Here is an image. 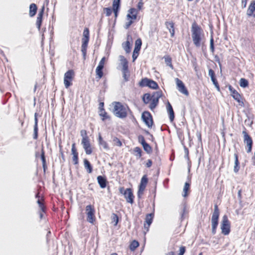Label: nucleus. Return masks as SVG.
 I'll return each instance as SVG.
<instances>
[{
    "instance_id": "obj_1",
    "label": "nucleus",
    "mask_w": 255,
    "mask_h": 255,
    "mask_svg": "<svg viewBox=\"0 0 255 255\" xmlns=\"http://www.w3.org/2000/svg\"><path fill=\"white\" fill-rule=\"evenodd\" d=\"M191 31L194 44L196 47H199L204 37L203 30L196 22H194L192 24Z\"/></svg>"
},
{
    "instance_id": "obj_2",
    "label": "nucleus",
    "mask_w": 255,
    "mask_h": 255,
    "mask_svg": "<svg viewBox=\"0 0 255 255\" xmlns=\"http://www.w3.org/2000/svg\"><path fill=\"white\" fill-rule=\"evenodd\" d=\"M113 105H114L113 112L117 117L120 119H124L127 117V111L128 110V107H125L119 102H114Z\"/></svg>"
},
{
    "instance_id": "obj_3",
    "label": "nucleus",
    "mask_w": 255,
    "mask_h": 255,
    "mask_svg": "<svg viewBox=\"0 0 255 255\" xmlns=\"http://www.w3.org/2000/svg\"><path fill=\"white\" fill-rule=\"evenodd\" d=\"M219 215L220 211L218 206L217 204H215L211 218L212 233L213 235H215L216 233V229L219 223Z\"/></svg>"
},
{
    "instance_id": "obj_4",
    "label": "nucleus",
    "mask_w": 255,
    "mask_h": 255,
    "mask_svg": "<svg viewBox=\"0 0 255 255\" xmlns=\"http://www.w3.org/2000/svg\"><path fill=\"white\" fill-rule=\"evenodd\" d=\"M231 224L226 215L223 216L221 224L222 233L224 235H228L230 234L231 230Z\"/></svg>"
},
{
    "instance_id": "obj_5",
    "label": "nucleus",
    "mask_w": 255,
    "mask_h": 255,
    "mask_svg": "<svg viewBox=\"0 0 255 255\" xmlns=\"http://www.w3.org/2000/svg\"><path fill=\"white\" fill-rule=\"evenodd\" d=\"M74 76V72L73 70H69L64 74V83L66 88H69L71 85V82Z\"/></svg>"
},
{
    "instance_id": "obj_6",
    "label": "nucleus",
    "mask_w": 255,
    "mask_h": 255,
    "mask_svg": "<svg viewBox=\"0 0 255 255\" xmlns=\"http://www.w3.org/2000/svg\"><path fill=\"white\" fill-rule=\"evenodd\" d=\"M141 118L145 124L148 127L151 128L153 122L151 114L148 111H144L142 113Z\"/></svg>"
},
{
    "instance_id": "obj_7",
    "label": "nucleus",
    "mask_w": 255,
    "mask_h": 255,
    "mask_svg": "<svg viewBox=\"0 0 255 255\" xmlns=\"http://www.w3.org/2000/svg\"><path fill=\"white\" fill-rule=\"evenodd\" d=\"M86 210L87 212V221L91 223H93L95 221V210L94 208L91 205H89L86 206Z\"/></svg>"
},
{
    "instance_id": "obj_8",
    "label": "nucleus",
    "mask_w": 255,
    "mask_h": 255,
    "mask_svg": "<svg viewBox=\"0 0 255 255\" xmlns=\"http://www.w3.org/2000/svg\"><path fill=\"white\" fill-rule=\"evenodd\" d=\"M244 134V142L248 146L247 152L250 153L252 151L253 146V140L252 137L248 134L246 130L243 131Z\"/></svg>"
},
{
    "instance_id": "obj_9",
    "label": "nucleus",
    "mask_w": 255,
    "mask_h": 255,
    "mask_svg": "<svg viewBox=\"0 0 255 255\" xmlns=\"http://www.w3.org/2000/svg\"><path fill=\"white\" fill-rule=\"evenodd\" d=\"M229 89L231 93L232 96L236 101L239 103V105L241 107H244V103L242 101H241L242 98L241 95L231 86H229Z\"/></svg>"
},
{
    "instance_id": "obj_10",
    "label": "nucleus",
    "mask_w": 255,
    "mask_h": 255,
    "mask_svg": "<svg viewBox=\"0 0 255 255\" xmlns=\"http://www.w3.org/2000/svg\"><path fill=\"white\" fill-rule=\"evenodd\" d=\"M175 81H176V83L177 85V89L178 90V91L180 93H181L186 96L188 95H189L188 91L187 90V89L186 88L183 82L177 78H176L175 79Z\"/></svg>"
},
{
    "instance_id": "obj_11",
    "label": "nucleus",
    "mask_w": 255,
    "mask_h": 255,
    "mask_svg": "<svg viewBox=\"0 0 255 255\" xmlns=\"http://www.w3.org/2000/svg\"><path fill=\"white\" fill-rule=\"evenodd\" d=\"M83 147L87 154H91L92 153V149L90 143L89 139H87V138L82 139L81 142Z\"/></svg>"
},
{
    "instance_id": "obj_12",
    "label": "nucleus",
    "mask_w": 255,
    "mask_h": 255,
    "mask_svg": "<svg viewBox=\"0 0 255 255\" xmlns=\"http://www.w3.org/2000/svg\"><path fill=\"white\" fill-rule=\"evenodd\" d=\"M131 40V36L128 35L127 36V40L122 44V47L127 53H129L131 51V45L130 41Z\"/></svg>"
},
{
    "instance_id": "obj_13",
    "label": "nucleus",
    "mask_w": 255,
    "mask_h": 255,
    "mask_svg": "<svg viewBox=\"0 0 255 255\" xmlns=\"http://www.w3.org/2000/svg\"><path fill=\"white\" fill-rule=\"evenodd\" d=\"M124 197L127 202L133 204L134 196L130 188H127V192H124Z\"/></svg>"
},
{
    "instance_id": "obj_14",
    "label": "nucleus",
    "mask_w": 255,
    "mask_h": 255,
    "mask_svg": "<svg viewBox=\"0 0 255 255\" xmlns=\"http://www.w3.org/2000/svg\"><path fill=\"white\" fill-rule=\"evenodd\" d=\"M138 14V10L134 8H131L128 10V13L127 15V20L135 19L137 18V15Z\"/></svg>"
},
{
    "instance_id": "obj_15",
    "label": "nucleus",
    "mask_w": 255,
    "mask_h": 255,
    "mask_svg": "<svg viewBox=\"0 0 255 255\" xmlns=\"http://www.w3.org/2000/svg\"><path fill=\"white\" fill-rule=\"evenodd\" d=\"M162 94L163 93L161 90L153 92L152 95V98L151 101L158 105L159 99L162 96Z\"/></svg>"
},
{
    "instance_id": "obj_16",
    "label": "nucleus",
    "mask_w": 255,
    "mask_h": 255,
    "mask_svg": "<svg viewBox=\"0 0 255 255\" xmlns=\"http://www.w3.org/2000/svg\"><path fill=\"white\" fill-rule=\"evenodd\" d=\"M44 7L38 12V15L36 19V26L38 30H40L41 25L42 21V17L44 13Z\"/></svg>"
},
{
    "instance_id": "obj_17",
    "label": "nucleus",
    "mask_w": 255,
    "mask_h": 255,
    "mask_svg": "<svg viewBox=\"0 0 255 255\" xmlns=\"http://www.w3.org/2000/svg\"><path fill=\"white\" fill-rule=\"evenodd\" d=\"M72 154H73V161L74 164H77L78 163V153L75 147V143H74L72 145L71 149Z\"/></svg>"
},
{
    "instance_id": "obj_18",
    "label": "nucleus",
    "mask_w": 255,
    "mask_h": 255,
    "mask_svg": "<svg viewBox=\"0 0 255 255\" xmlns=\"http://www.w3.org/2000/svg\"><path fill=\"white\" fill-rule=\"evenodd\" d=\"M247 14L249 16H253L255 17V0L252 1L250 3Z\"/></svg>"
},
{
    "instance_id": "obj_19",
    "label": "nucleus",
    "mask_w": 255,
    "mask_h": 255,
    "mask_svg": "<svg viewBox=\"0 0 255 255\" xmlns=\"http://www.w3.org/2000/svg\"><path fill=\"white\" fill-rule=\"evenodd\" d=\"M166 28L169 30L171 36L174 37L175 34L174 23L172 21H166L165 23Z\"/></svg>"
},
{
    "instance_id": "obj_20",
    "label": "nucleus",
    "mask_w": 255,
    "mask_h": 255,
    "mask_svg": "<svg viewBox=\"0 0 255 255\" xmlns=\"http://www.w3.org/2000/svg\"><path fill=\"white\" fill-rule=\"evenodd\" d=\"M38 119L37 114L36 113L34 114V133H33V138L37 139L38 138Z\"/></svg>"
},
{
    "instance_id": "obj_21",
    "label": "nucleus",
    "mask_w": 255,
    "mask_h": 255,
    "mask_svg": "<svg viewBox=\"0 0 255 255\" xmlns=\"http://www.w3.org/2000/svg\"><path fill=\"white\" fill-rule=\"evenodd\" d=\"M120 61V65L122 66L121 70H125L128 68V61L127 59L123 55L119 56Z\"/></svg>"
},
{
    "instance_id": "obj_22",
    "label": "nucleus",
    "mask_w": 255,
    "mask_h": 255,
    "mask_svg": "<svg viewBox=\"0 0 255 255\" xmlns=\"http://www.w3.org/2000/svg\"><path fill=\"white\" fill-rule=\"evenodd\" d=\"M97 181L101 188H105L107 186V181L106 177L101 175L98 176Z\"/></svg>"
},
{
    "instance_id": "obj_23",
    "label": "nucleus",
    "mask_w": 255,
    "mask_h": 255,
    "mask_svg": "<svg viewBox=\"0 0 255 255\" xmlns=\"http://www.w3.org/2000/svg\"><path fill=\"white\" fill-rule=\"evenodd\" d=\"M98 142L100 146H102L104 149L106 150H109L110 149L108 143L103 139L100 133L99 134Z\"/></svg>"
},
{
    "instance_id": "obj_24",
    "label": "nucleus",
    "mask_w": 255,
    "mask_h": 255,
    "mask_svg": "<svg viewBox=\"0 0 255 255\" xmlns=\"http://www.w3.org/2000/svg\"><path fill=\"white\" fill-rule=\"evenodd\" d=\"M82 44L81 46V51L82 52L84 59L85 58L87 52V48L89 40L87 39L82 40Z\"/></svg>"
},
{
    "instance_id": "obj_25",
    "label": "nucleus",
    "mask_w": 255,
    "mask_h": 255,
    "mask_svg": "<svg viewBox=\"0 0 255 255\" xmlns=\"http://www.w3.org/2000/svg\"><path fill=\"white\" fill-rule=\"evenodd\" d=\"M154 214L153 213L148 214L146 215L145 217V222L148 225L147 228H148L152 222ZM144 227L146 228V224H144Z\"/></svg>"
},
{
    "instance_id": "obj_26",
    "label": "nucleus",
    "mask_w": 255,
    "mask_h": 255,
    "mask_svg": "<svg viewBox=\"0 0 255 255\" xmlns=\"http://www.w3.org/2000/svg\"><path fill=\"white\" fill-rule=\"evenodd\" d=\"M37 7L35 3H31L29 6V16L30 17L34 16L37 11Z\"/></svg>"
},
{
    "instance_id": "obj_27",
    "label": "nucleus",
    "mask_w": 255,
    "mask_h": 255,
    "mask_svg": "<svg viewBox=\"0 0 255 255\" xmlns=\"http://www.w3.org/2000/svg\"><path fill=\"white\" fill-rule=\"evenodd\" d=\"M84 164L85 168L87 169V172L89 173H91L93 170V167L91 165L90 162L87 159H85L84 160Z\"/></svg>"
},
{
    "instance_id": "obj_28",
    "label": "nucleus",
    "mask_w": 255,
    "mask_h": 255,
    "mask_svg": "<svg viewBox=\"0 0 255 255\" xmlns=\"http://www.w3.org/2000/svg\"><path fill=\"white\" fill-rule=\"evenodd\" d=\"M121 70H122L123 77L124 78V81L125 82H127V81H129L130 73H129L128 68L127 69Z\"/></svg>"
},
{
    "instance_id": "obj_29",
    "label": "nucleus",
    "mask_w": 255,
    "mask_h": 255,
    "mask_svg": "<svg viewBox=\"0 0 255 255\" xmlns=\"http://www.w3.org/2000/svg\"><path fill=\"white\" fill-rule=\"evenodd\" d=\"M164 59L165 63L167 66L170 67L172 69H173V66L172 64V59L169 56H164L163 57Z\"/></svg>"
},
{
    "instance_id": "obj_30",
    "label": "nucleus",
    "mask_w": 255,
    "mask_h": 255,
    "mask_svg": "<svg viewBox=\"0 0 255 255\" xmlns=\"http://www.w3.org/2000/svg\"><path fill=\"white\" fill-rule=\"evenodd\" d=\"M152 96L149 93L144 94L142 97V100L144 104H148L152 100Z\"/></svg>"
},
{
    "instance_id": "obj_31",
    "label": "nucleus",
    "mask_w": 255,
    "mask_h": 255,
    "mask_svg": "<svg viewBox=\"0 0 255 255\" xmlns=\"http://www.w3.org/2000/svg\"><path fill=\"white\" fill-rule=\"evenodd\" d=\"M148 87L152 89H157L158 88V85L155 81L150 79L148 83Z\"/></svg>"
},
{
    "instance_id": "obj_32",
    "label": "nucleus",
    "mask_w": 255,
    "mask_h": 255,
    "mask_svg": "<svg viewBox=\"0 0 255 255\" xmlns=\"http://www.w3.org/2000/svg\"><path fill=\"white\" fill-rule=\"evenodd\" d=\"M149 80L150 79L146 78L142 79L139 83V86L141 87H148Z\"/></svg>"
},
{
    "instance_id": "obj_33",
    "label": "nucleus",
    "mask_w": 255,
    "mask_h": 255,
    "mask_svg": "<svg viewBox=\"0 0 255 255\" xmlns=\"http://www.w3.org/2000/svg\"><path fill=\"white\" fill-rule=\"evenodd\" d=\"M99 115L101 117H102V120L103 121H105V120L110 118L109 116L108 115L107 113L104 110V109H101Z\"/></svg>"
},
{
    "instance_id": "obj_34",
    "label": "nucleus",
    "mask_w": 255,
    "mask_h": 255,
    "mask_svg": "<svg viewBox=\"0 0 255 255\" xmlns=\"http://www.w3.org/2000/svg\"><path fill=\"white\" fill-rule=\"evenodd\" d=\"M104 68L97 66L96 69V73L99 79H101L103 76V69Z\"/></svg>"
},
{
    "instance_id": "obj_35",
    "label": "nucleus",
    "mask_w": 255,
    "mask_h": 255,
    "mask_svg": "<svg viewBox=\"0 0 255 255\" xmlns=\"http://www.w3.org/2000/svg\"><path fill=\"white\" fill-rule=\"evenodd\" d=\"M190 183H189L188 182H186L185 183V185H184V186L183 188L184 194H183V196L184 197H186L188 195L187 192L190 189Z\"/></svg>"
},
{
    "instance_id": "obj_36",
    "label": "nucleus",
    "mask_w": 255,
    "mask_h": 255,
    "mask_svg": "<svg viewBox=\"0 0 255 255\" xmlns=\"http://www.w3.org/2000/svg\"><path fill=\"white\" fill-rule=\"evenodd\" d=\"M249 85L248 81L245 78H241L240 81V86L243 88H246Z\"/></svg>"
},
{
    "instance_id": "obj_37",
    "label": "nucleus",
    "mask_w": 255,
    "mask_h": 255,
    "mask_svg": "<svg viewBox=\"0 0 255 255\" xmlns=\"http://www.w3.org/2000/svg\"><path fill=\"white\" fill-rule=\"evenodd\" d=\"M139 246V243L137 241L135 240H133L129 246L130 250L132 251L135 250L136 248H137Z\"/></svg>"
},
{
    "instance_id": "obj_38",
    "label": "nucleus",
    "mask_w": 255,
    "mask_h": 255,
    "mask_svg": "<svg viewBox=\"0 0 255 255\" xmlns=\"http://www.w3.org/2000/svg\"><path fill=\"white\" fill-rule=\"evenodd\" d=\"M142 45V41L140 38H138L135 42L134 49L140 51Z\"/></svg>"
},
{
    "instance_id": "obj_39",
    "label": "nucleus",
    "mask_w": 255,
    "mask_h": 255,
    "mask_svg": "<svg viewBox=\"0 0 255 255\" xmlns=\"http://www.w3.org/2000/svg\"><path fill=\"white\" fill-rule=\"evenodd\" d=\"M143 149L148 153H150L152 151V148L147 142L142 145Z\"/></svg>"
},
{
    "instance_id": "obj_40",
    "label": "nucleus",
    "mask_w": 255,
    "mask_h": 255,
    "mask_svg": "<svg viewBox=\"0 0 255 255\" xmlns=\"http://www.w3.org/2000/svg\"><path fill=\"white\" fill-rule=\"evenodd\" d=\"M133 151L136 153L135 154V155L138 157V158H140L141 156V153H142V150H141V149L139 147H135L134 149H133Z\"/></svg>"
},
{
    "instance_id": "obj_41",
    "label": "nucleus",
    "mask_w": 255,
    "mask_h": 255,
    "mask_svg": "<svg viewBox=\"0 0 255 255\" xmlns=\"http://www.w3.org/2000/svg\"><path fill=\"white\" fill-rule=\"evenodd\" d=\"M87 39V40H89V31L88 28H86L84 30L82 40H85Z\"/></svg>"
},
{
    "instance_id": "obj_42",
    "label": "nucleus",
    "mask_w": 255,
    "mask_h": 255,
    "mask_svg": "<svg viewBox=\"0 0 255 255\" xmlns=\"http://www.w3.org/2000/svg\"><path fill=\"white\" fill-rule=\"evenodd\" d=\"M181 206H182V211H181V216L182 219H184V214L187 213L186 203L185 202L182 203V205H181Z\"/></svg>"
},
{
    "instance_id": "obj_43",
    "label": "nucleus",
    "mask_w": 255,
    "mask_h": 255,
    "mask_svg": "<svg viewBox=\"0 0 255 255\" xmlns=\"http://www.w3.org/2000/svg\"><path fill=\"white\" fill-rule=\"evenodd\" d=\"M209 75L211 77L212 82H215L216 80H217L215 72L212 69H210L209 70Z\"/></svg>"
},
{
    "instance_id": "obj_44",
    "label": "nucleus",
    "mask_w": 255,
    "mask_h": 255,
    "mask_svg": "<svg viewBox=\"0 0 255 255\" xmlns=\"http://www.w3.org/2000/svg\"><path fill=\"white\" fill-rule=\"evenodd\" d=\"M112 222L114 223V225L116 226L119 222V217L118 215L113 213L112 215Z\"/></svg>"
},
{
    "instance_id": "obj_45",
    "label": "nucleus",
    "mask_w": 255,
    "mask_h": 255,
    "mask_svg": "<svg viewBox=\"0 0 255 255\" xmlns=\"http://www.w3.org/2000/svg\"><path fill=\"white\" fill-rule=\"evenodd\" d=\"M210 49L211 52L213 53L215 51V48L214 45V39L212 35H211V37L210 40Z\"/></svg>"
},
{
    "instance_id": "obj_46",
    "label": "nucleus",
    "mask_w": 255,
    "mask_h": 255,
    "mask_svg": "<svg viewBox=\"0 0 255 255\" xmlns=\"http://www.w3.org/2000/svg\"><path fill=\"white\" fill-rule=\"evenodd\" d=\"M121 0H114L113 2V8H120Z\"/></svg>"
},
{
    "instance_id": "obj_47",
    "label": "nucleus",
    "mask_w": 255,
    "mask_h": 255,
    "mask_svg": "<svg viewBox=\"0 0 255 255\" xmlns=\"http://www.w3.org/2000/svg\"><path fill=\"white\" fill-rule=\"evenodd\" d=\"M113 142L115 145L120 147L122 145L121 141L117 137H114L113 138Z\"/></svg>"
},
{
    "instance_id": "obj_48",
    "label": "nucleus",
    "mask_w": 255,
    "mask_h": 255,
    "mask_svg": "<svg viewBox=\"0 0 255 255\" xmlns=\"http://www.w3.org/2000/svg\"><path fill=\"white\" fill-rule=\"evenodd\" d=\"M147 182H148V178L147 177L146 175H144L141 178L140 184L146 186Z\"/></svg>"
},
{
    "instance_id": "obj_49",
    "label": "nucleus",
    "mask_w": 255,
    "mask_h": 255,
    "mask_svg": "<svg viewBox=\"0 0 255 255\" xmlns=\"http://www.w3.org/2000/svg\"><path fill=\"white\" fill-rule=\"evenodd\" d=\"M139 50H137V49L136 50L135 49H134V50H133V52L132 53V56L133 62H134L137 58L138 54H139Z\"/></svg>"
},
{
    "instance_id": "obj_50",
    "label": "nucleus",
    "mask_w": 255,
    "mask_h": 255,
    "mask_svg": "<svg viewBox=\"0 0 255 255\" xmlns=\"http://www.w3.org/2000/svg\"><path fill=\"white\" fill-rule=\"evenodd\" d=\"M41 158L42 161V165L44 168V170H45V167L46 164V159L44 155V151L43 150H42L41 154Z\"/></svg>"
},
{
    "instance_id": "obj_51",
    "label": "nucleus",
    "mask_w": 255,
    "mask_h": 255,
    "mask_svg": "<svg viewBox=\"0 0 255 255\" xmlns=\"http://www.w3.org/2000/svg\"><path fill=\"white\" fill-rule=\"evenodd\" d=\"M104 11L106 13L107 16H109L111 15L112 9L111 7H106L104 8Z\"/></svg>"
},
{
    "instance_id": "obj_52",
    "label": "nucleus",
    "mask_w": 255,
    "mask_h": 255,
    "mask_svg": "<svg viewBox=\"0 0 255 255\" xmlns=\"http://www.w3.org/2000/svg\"><path fill=\"white\" fill-rule=\"evenodd\" d=\"M169 117V120L171 122H172L174 119V112L173 110L170 111H169L168 112Z\"/></svg>"
},
{
    "instance_id": "obj_53",
    "label": "nucleus",
    "mask_w": 255,
    "mask_h": 255,
    "mask_svg": "<svg viewBox=\"0 0 255 255\" xmlns=\"http://www.w3.org/2000/svg\"><path fill=\"white\" fill-rule=\"evenodd\" d=\"M138 140L142 145L146 142L144 139V136L142 135H139L138 136Z\"/></svg>"
},
{
    "instance_id": "obj_54",
    "label": "nucleus",
    "mask_w": 255,
    "mask_h": 255,
    "mask_svg": "<svg viewBox=\"0 0 255 255\" xmlns=\"http://www.w3.org/2000/svg\"><path fill=\"white\" fill-rule=\"evenodd\" d=\"M81 135L82 136V139H84L85 138H87V139H89L88 136H87V131L86 130H82L80 132Z\"/></svg>"
},
{
    "instance_id": "obj_55",
    "label": "nucleus",
    "mask_w": 255,
    "mask_h": 255,
    "mask_svg": "<svg viewBox=\"0 0 255 255\" xmlns=\"http://www.w3.org/2000/svg\"><path fill=\"white\" fill-rule=\"evenodd\" d=\"M133 19H129L128 20V22H126V24H125V28L126 29H128L129 26L133 23V21H132Z\"/></svg>"
},
{
    "instance_id": "obj_56",
    "label": "nucleus",
    "mask_w": 255,
    "mask_h": 255,
    "mask_svg": "<svg viewBox=\"0 0 255 255\" xmlns=\"http://www.w3.org/2000/svg\"><path fill=\"white\" fill-rule=\"evenodd\" d=\"M105 60L106 58L105 57H103L100 60L98 66L104 68Z\"/></svg>"
},
{
    "instance_id": "obj_57",
    "label": "nucleus",
    "mask_w": 255,
    "mask_h": 255,
    "mask_svg": "<svg viewBox=\"0 0 255 255\" xmlns=\"http://www.w3.org/2000/svg\"><path fill=\"white\" fill-rule=\"evenodd\" d=\"M240 164L235 163V165L234 167V171L235 173H238L240 170Z\"/></svg>"
},
{
    "instance_id": "obj_58",
    "label": "nucleus",
    "mask_w": 255,
    "mask_h": 255,
    "mask_svg": "<svg viewBox=\"0 0 255 255\" xmlns=\"http://www.w3.org/2000/svg\"><path fill=\"white\" fill-rule=\"evenodd\" d=\"M157 105L153 103L152 101H151V102L150 103V105H149V109L151 110V111H153L154 109L156 107Z\"/></svg>"
},
{
    "instance_id": "obj_59",
    "label": "nucleus",
    "mask_w": 255,
    "mask_h": 255,
    "mask_svg": "<svg viewBox=\"0 0 255 255\" xmlns=\"http://www.w3.org/2000/svg\"><path fill=\"white\" fill-rule=\"evenodd\" d=\"M157 105L153 103L152 101H151V102L150 103V105H149V109L151 110V111H153L154 109L156 107Z\"/></svg>"
},
{
    "instance_id": "obj_60",
    "label": "nucleus",
    "mask_w": 255,
    "mask_h": 255,
    "mask_svg": "<svg viewBox=\"0 0 255 255\" xmlns=\"http://www.w3.org/2000/svg\"><path fill=\"white\" fill-rule=\"evenodd\" d=\"M180 252L178 254V255H183L185 253V247H181L180 248V250H179Z\"/></svg>"
},
{
    "instance_id": "obj_61",
    "label": "nucleus",
    "mask_w": 255,
    "mask_h": 255,
    "mask_svg": "<svg viewBox=\"0 0 255 255\" xmlns=\"http://www.w3.org/2000/svg\"><path fill=\"white\" fill-rule=\"evenodd\" d=\"M166 109H167V112L173 110L171 105L170 104V103L169 102H168L167 103Z\"/></svg>"
},
{
    "instance_id": "obj_62",
    "label": "nucleus",
    "mask_w": 255,
    "mask_h": 255,
    "mask_svg": "<svg viewBox=\"0 0 255 255\" xmlns=\"http://www.w3.org/2000/svg\"><path fill=\"white\" fill-rule=\"evenodd\" d=\"M234 157H235V163L240 164L239 159H238V154L237 152H236L234 153Z\"/></svg>"
},
{
    "instance_id": "obj_63",
    "label": "nucleus",
    "mask_w": 255,
    "mask_h": 255,
    "mask_svg": "<svg viewBox=\"0 0 255 255\" xmlns=\"http://www.w3.org/2000/svg\"><path fill=\"white\" fill-rule=\"evenodd\" d=\"M143 190H141L138 188L137 192V197L138 198H140L143 194Z\"/></svg>"
},
{
    "instance_id": "obj_64",
    "label": "nucleus",
    "mask_w": 255,
    "mask_h": 255,
    "mask_svg": "<svg viewBox=\"0 0 255 255\" xmlns=\"http://www.w3.org/2000/svg\"><path fill=\"white\" fill-rule=\"evenodd\" d=\"M143 5V3L142 2V0H140V1H139L137 4V10H138V11L140 10L142 8Z\"/></svg>"
}]
</instances>
